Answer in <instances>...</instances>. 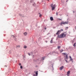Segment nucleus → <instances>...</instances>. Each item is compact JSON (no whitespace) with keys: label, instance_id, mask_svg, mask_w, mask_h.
I'll return each mask as SVG.
<instances>
[{"label":"nucleus","instance_id":"nucleus-1","mask_svg":"<svg viewBox=\"0 0 76 76\" xmlns=\"http://www.w3.org/2000/svg\"><path fill=\"white\" fill-rule=\"evenodd\" d=\"M66 33H62L60 35H58V38H63L66 37Z\"/></svg>","mask_w":76,"mask_h":76},{"label":"nucleus","instance_id":"nucleus-2","mask_svg":"<svg viewBox=\"0 0 76 76\" xmlns=\"http://www.w3.org/2000/svg\"><path fill=\"white\" fill-rule=\"evenodd\" d=\"M50 6L52 8V10H54L56 8V5H53V4H50Z\"/></svg>","mask_w":76,"mask_h":76},{"label":"nucleus","instance_id":"nucleus-3","mask_svg":"<svg viewBox=\"0 0 76 76\" xmlns=\"http://www.w3.org/2000/svg\"><path fill=\"white\" fill-rule=\"evenodd\" d=\"M68 23H69L68 21L66 22L62 21L61 23V25L62 26V25H65V24H68Z\"/></svg>","mask_w":76,"mask_h":76},{"label":"nucleus","instance_id":"nucleus-4","mask_svg":"<svg viewBox=\"0 0 76 76\" xmlns=\"http://www.w3.org/2000/svg\"><path fill=\"white\" fill-rule=\"evenodd\" d=\"M60 33H61V31L58 30L56 33V34L59 35H60Z\"/></svg>","mask_w":76,"mask_h":76},{"label":"nucleus","instance_id":"nucleus-5","mask_svg":"<svg viewBox=\"0 0 76 76\" xmlns=\"http://www.w3.org/2000/svg\"><path fill=\"white\" fill-rule=\"evenodd\" d=\"M70 71H68L67 73V76H69V75H70Z\"/></svg>","mask_w":76,"mask_h":76},{"label":"nucleus","instance_id":"nucleus-6","mask_svg":"<svg viewBox=\"0 0 76 76\" xmlns=\"http://www.w3.org/2000/svg\"><path fill=\"white\" fill-rule=\"evenodd\" d=\"M50 20L51 21H53L54 20V19H53V17H51L50 18Z\"/></svg>","mask_w":76,"mask_h":76},{"label":"nucleus","instance_id":"nucleus-7","mask_svg":"<svg viewBox=\"0 0 76 76\" xmlns=\"http://www.w3.org/2000/svg\"><path fill=\"white\" fill-rule=\"evenodd\" d=\"M64 68V66H62L60 68V70H62Z\"/></svg>","mask_w":76,"mask_h":76},{"label":"nucleus","instance_id":"nucleus-8","mask_svg":"<svg viewBox=\"0 0 76 76\" xmlns=\"http://www.w3.org/2000/svg\"><path fill=\"white\" fill-rule=\"evenodd\" d=\"M27 34L28 33L27 32H26L25 33H24L23 34L25 36H26L27 35Z\"/></svg>","mask_w":76,"mask_h":76},{"label":"nucleus","instance_id":"nucleus-9","mask_svg":"<svg viewBox=\"0 0 76 76\" xmlns=\"http://www.w3.org/2000/svg\"><path fill=\"white\" fill-rule=\"evenodd\" d=\"M69 58L70 59V60L71 61H72V60H73V59H72V57H71V56H69Z\"/></svg>","mask_w":76,"mask_h":76},{"label":"nucleus","instance_id":"nucleus-10","mask_svg":"<svg viewBox=\"0 0 76 76\" xmlns=\"http://www.w3.org/2000/svg\"><path fill=\"white\" fill-rule=\"evenodd\" d=\"M76 43H75L74 44L73 46H74V47H76Z\"/></svg>","mask_w":76,"mask_h":76},{"label":"nucleus","instance_id":"nucleus-11","mask_svg":"<svg viewBox=\"0 0 76 76\" xmlns=\"http://www.w3.org/2000/svg\"><path fill=\"white\" fill-rule=\"evenodd\" d=\"M35 73L36 76H38V71H37Z\"/></svg>","mask_w":76,"mask_h":76},{"label":"nucleus","instance_id":"nucleus-12","mask_svg":"<svg viewBox=\"0 0 76 76\" xmlns=\"http://www.w3.org/2000/svg\"><path fill=\"white\" fill-rule=\"evenodd\" d=\"M39 17H41V16H42V15H41V14H40V13H39Z\"/></svg>","mask_w":76,"mask_h":76},{"label":"nucleus","instance_id":"nucleus-13","mask_svg":"<svg viewBox=\"0 0 76 76\" xmlns=\"http://www.w3.org/2000/svg\"><path fill=\"white\" fill-rule=\"evenodd\" d=\"M53 39H51V40L50 41V43H53V41L52 40Z\"/></svg>","mask_w":76,"mask_h":76},{"label":"nucleus","instance_id":"nucleus-14","mask_svg":"<svg viewBox=\"0 0 76 76\" xmlns=\"http://www.w3.org/2000/svg\"><path fill=\"white\" fill-rule=\"evenodd\" d=\"M66 59H67L68 58V56H67V55H66Z\"/></svg>","mask_w":76,"mask_h":76},{"label":"nucleus","instance_id":"nucleus-15","mask_svg":"<svg viewBox=\"0 0 76 76\" xmlns=\"http://www.w3.org/2000/svg\"><path fill=\"white\" fill-rule=\"evenodd\" d=\"M27 48V47H26V46H24V48Z\"/></svg>","mask_w":76,"mask_h":76},{"label":"nucleus","instance_id":"nucleus-16","mask_svg":"<svg viewBox=\"0 0 76 76\" xmlns=\"http://www.w3.org/2000/svg\"><path fill=\"white\" fill-rule=\"evenodd\" d=\"M60 51L61 53L62 52H63V49H62L61 50H60Z\"/></svg>","mask_w":76,"mask_h":76},{"label":"nucleus","instance_id":"nucleus-17","mask_svg":"<svg viewBox=\"0 0 76 76\" xmlns=\"http://www.w3.org/2000/svg\"><path fill=\"white\" fill-rule=\"evenodd\" d=\"M56 15L57 16V15H58V12H56Z\"/></svg>","mask_w":76,"mask_h":76},{"label":"nucleus","instance_id":"nucleus-18","mask_svg":"<svg viewBox=\"0 0 76 76\" xmlns=\"http://www.w3.org/2000/svg\"><path fill=\"white\" fill-rule=\"evenodd\" d=\"M60 31H61H61H63V29H61V30H60Z\"/></svg>","mask_w":76,"mask_h":76},{"label":"nucleus","instance_id":"nucleus-19","mask_svg":"<svg viewBox=\"0 0 76 76\" xmlns=\"http://www.w3.org/2000/svg\"><path fill=\"white\" fill-rule=\"evenodd\" d=\"M14 39L15 41H16V38L14 37Z\"/></svg>","mask_w":76,"mask_h":76},{"label":"nucleus","instance_id":"nucleus-20","mask_svg":"<svg viewBox=\"0 0 76 76\" xmlns=\"http://www.w3.org/2000/svg\"><path fill=\"white\" fill-rule=\"evenodd\" d=\"M62 54H64V55H66V54L65 53H63Z\"/></svg>","mask_w":76,"mask_h":76},{"label":"nucleus","instance_id":"nucleus-21","mask_svg":"<svg viewBox=\"0 0 76 76\" xmlns=\"http://www.w3.org/2000/svg\"><path fill=\"white\" fill-rule=\"evenodd\" d=\"M20 69H22V68H23V67H22V66H20Z\"/></svg>","mask_w":76,"mask_h":76},{"label":"nucleus","instance_id":"nucleus-22","mask_svg":"<svg viewBox=\"0 0 76 76\" xmlns=\"http://www.w3.org/2000/svg\"><path fill=\"white\" fill-rule=\"evenodd\" d=\"M17 47H20V46L19 45H18L17 46Z\"/></svg>","mask_w":76,"mask_h":76},{"label":"nucleus","instance_id":"nucleus-23","mask_svg":"<svg viewBox=\"0 0 76 76\" xmlns=\"http://www.w3.org/2000/svg\"><path fill=\"white\" fill-rule=\"evenodd\" d=\"M59 48H60V46H58V49H59Z\"/></svg>","mask_w":76,"mask_h":76},{"label":"nucleus","instance_id":"nucleus-24","mask_svg":"<svg viewBox=\"0 0 76 76\" xmlns=\"http://www.w3.org/2000/svg\"><path fill=\"white\" fill-rule=\"evenodd\" d=\"M28 54L29 56H31V54L30 53H28Z\"/></svg>","mask_w":76,"mask_h":76},{"label":"nucleus","instance_id":"nucleus-25","mask_svg":"<svg viewBox=\"0 0 76 76\" xmlns=\"http://www.w3.org/2000/svg\"><path fill=\"white\" fill-rule=\"evenodd\" d=\"M33 76H36V75L35 74H34L33 75Z\"/></svg>","mask_w":76,"mask_h":76},{"label":"nucleus","instance_id":"nucleus-26","mask_svg":"<svg viewBox=\"0 0 76 76\" xmlns=\"http://www.w3.org/2000/svg\"><path fill=\"white\" fill-rule=\"evenodd\" d=\"M19 66H21V64H20V63L19 64Z\"/></svg>","mask_w":76,"mask_h":76},{"label":"nucleus","instance_id":"nucleus-27","mask_svg":"<svg viewBox=\"0 0 76 76\" xmlns=\"http://www.w3.org/2000/svg\"><path fill=\"white\" fill-rule=\"evenodd\" d=\"M59 20H61V19H59Z\"/></svg>","mask_w":76,"mask_h":76},{"label":"nucleus","instance_id":"nucleus-28","mask_svg":"<svg viewBox=\"0 0 76 76\" xmlns=\"http://www.w3.org/2000/svg\"><path fill=\"white\" fill-rule=\"evenodd\" d=\"M65 61H66V62H67V60H65Z\"/></svg>","mask_w":76,"mask_h":76},{"label":"nucleus","instance_id":"nucleus-29","mask_svg":"<svg viewBox=\"0 0 76 76\" xmlns=\"http://www.w3.org/2000/svg\"><path fill=\"white\" fill-rule=\"evenodd\" d=\"M43 60H44V58H43Z\"/></svg>","mask_w":76,"mask_h":76},{"label":"nucleus","instance_id":"nucleus-30","mask_svg":"<svg viewBox=\"0 0 76 76\" xmlns=\"http://www.w3.org/2000/svg\"><path fill=\"white\" fill-rule=\"evenodd\" d=\"M5 67H7V66L6 65H5Z\"/></svg>","mask_w":76,"mask_h":76},{"label":"nucleus","instance_id":"nucleus-31","mask_svg":"<svg viewBox=\"0 0 76 76\" xmlns=\"http://www.w3.org/2000/svg\"><path fill=\"white\" fill-rule=\"evenodd\" d=\"M12 36H13V37H15V36H14L13 35Z\"/></svg>","mask_w":76,"mask_h":76},{"label":"nucleus","instance_id":"nucleus-32","mask_svg":"<svg viewBox=\"0 0 76 76\" xmlns=\"http://www.w3.org/2000/svg\"><path fill=\"white\" fill-rule=\"evenodd\" d=\"M46 42H47V41H46Z\"/></svg>","mask_w":76,"mask_h":76},{"label":"nucleus","instance_id":"nucleus-33","mask_svg":"<svg viewBox=\"0 0 76 76\" xmlns=\"http://www.w3.org/2000/svg\"><path fill=\"white\" fill-rule=\"evenodd\" d=\"M48 0V1H49V0Z\"/></svg>","mask_w":76,"mask_h":76},{"label":"nucleus","instance_id":"nucleus-34","mask_svg":"<svg viewBox=\"0 0 76 76\" xmlns=\"http://www.w3.org/2000/svg\"><path fill=\"white\" fill-rule=\"evenodd\" d=\"M67 1H66V2H67Z\"/></svg>","mask_w":76,"mask_h":76},{"label":"nucleus","instance_id":"nucleus-35","mask_svg":"<svg viewBox=\"0 0 76 76\" xmlns=\"http://www.w3.org/2000/svg\"><path fill=\"white\" fill-rule=\"evenodd\" d=\"M73 12H74V11H73Z\"/></svg>","mask_w":76,"mask_h":76},{"label":"nucleus","instance_id":"nucleus-36","mask_svg":"<svg viewBox=\"0 0 76 76\" xmlns=\"http://www.w3.org/2000/svg\"><path fill=\"white\" fill-rule=\"evenodd\" d=\"M67 28H68V27H67Z\"/></svg>","mask_w":76,"mask_h":76},{"label":"nucleus","instance_id":"nucleus-37","mask_svg":"<svg viewBox=\"0 0 76 76\" xmlns=\"http://www.w3.org/2000/svg\"><path fill=\"white\" fill-rule=\"evenodd\" d=\"M45 29H46V28H45Z\"/></svg>","mask_w":76,"mask_h":76}]
</instances>
